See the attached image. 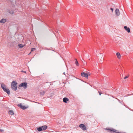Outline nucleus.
<instances>
[{
    "label": "nucleus",
    "mask_w": 133,
    "mask_h": 133,
    "mask_svg": "<svg viewBox=\"0 0 133 133\" xmlns=\"http://www.w3.org/2000/svg\"><path fill=\"white\" fill-rule=\"evenodd\" d=\"M17 83L16 81H14L11 83V88L14 90L16 91L17 88Z\"/></svg>",
    "instance_id": "f257e3e1"
},
{
    "label": "nucleus",
    "mask_w": 133,
    "mask_h": 133,
    "mask_svg": "<svg viewBox=\"0 0 133 133\" xmlns=\"http://www.w3.org/2000/svg\"><path fill=\"white\" fill-rule=\"evenodd\" d=\"M1 87L4 92H6L8 95L10 94V91L9 89L6 88V86L4 84L2 83L1 84Z\"/></svg>",
    "instance_id": "f03ea898"
},
{
    "label": "nucleus",
    "mask_w": 133,
    "mask_h": 133,
    "mask_svg": "<svg viewBox=\"0 0 133 133\" xmlns=\"http://www.w3.org/2000/svg\"><path fill=\"white\" fill-rule=\"evenodd\" d=\"M27 84L26 82H23L20 84L18 86V88L23 87L24 89H26L27 87Z\"/></svg>",
    "instance_id": "7ed1b4c3"
},
{
    "label": "nucleus",
    "mask_w": 133,
    "mask_h": 133,
    "mask_svg": "<svg viewBox=\"0 0 133 133\" xmlns=\"http://www.w3.org/2000/svg\"><path fill=\"white\" fill-rule=\"evenodd\" d=\"M79 127L81 128L83 130H85L86 129L85 126L83 124H81L79 126Z\"/></svg>",
    "instance_id": "20e7f679"
},
{
    "label": "nucleus",
    "mask_w": 133,
    "mask_h": 133,
    "mask_svg": "<svg viewBox=\"0 0 133 133\" xmlns=\"http://www.w3.org/2000/svg\"><path fill=\"white\" fill-rule=\"evenodd\" d=\"M81 75V76L86 78H87L88 76V75L87 73H86L84 72H82Z\"/></svg>",
    "instance_id": "39448f33"
},
{
    "label": "nucleus",
    "mask_w": 133,
    "mask_h": 133,
    "mask_svg": "<svg viewBox=\"0 0 133 133\" xmlns=\"http://www.w3.org/2000/svg\"><path fill=\"white\" fill-rule=\"evenodd\" d=\"M18 107H20L21 109H23V110L25 109H26L27 108V107H26L24 105V106L22 105V104H21V103L19 104L18 105Z\"/></svg>",
    "instance_id": "423d86ee"
},
{
    "label": "nucleus",
    "mask_w": 133,
    "mask_h": 133,
    "mask_svg": "<svg viewBox=\"0 0 133 133\" xmlns=\"http://www.w3.org/2000/svg\"><path fill=\"white\" fill-rule=\"evenodd\" d=\"M115 12L116 15L117 16H119L120 14L119 10L118 9H116Z\"/></svg>",
    "instance_id": "0eeeda50"
},
{
    "label": "nucleus",
    "mask_w": 133,
    "mask_h": 133,
    "mask_svg": "<svg viewBox=\"0 0 133 133\" xmlns=\"http://www.w3.org/2000/svg\"><path fill=\"white\" fill-rule=\"evenodd\" d=\"M124 28L125 30L127 31L128 33H129L130 31V28L128 27H127L126 26H125Z\"/></svg>",
    "instance_id": "6e6552de"
},
{
    "label": "nucleus",
    "mask_w": 133,
    "mask_h": 133,
    "mask_svg": "<svg viewBox=\"0 0 133 133\" xmlns=\"http://www.w3.org/2000/svg\"><path fill=\"white\" fill-rule=\"evenodd\" d=\"M69 101V99L66 97H64L63 99V101L65 103H66Z\"/></svg>",
    "instance_id": "1a4fd4ad"
},
{
    "label": "nucleus",
    "mask_w": 133,
    "mask_h": 133,
    "mask_svg": "<svg viewBox=\"0 0 133 133\" xmlns=\"http://www.w3.org/2000/svg\"><path fill=\"white\" fill-rule=\"evenodd\" d=\"M116 55L118 58L120 59V58L121 56L120 53L119 52L117 53Z\"/></svg>",
    "instance_id": "9d476101"
},
{
    "label": "nucleus",
    "mask_w": 133,
    "mask_h": 133,
    "mask_svg": "<svg viewBox=\"0 0 133 133\" xmlns=\"http://www.w3.org/2000/svg\"><path fill=\"white\" fill-rule=\"evenodd\" d=\"M6 22V20L5 19H2L0 21V22L1 23H3L5 22Z\"/></svg>",
    "instance_id": "9b49d317"
},
{
    "label": "nucleus",
    "mask_w": 133,
    "mask_h": 133,
    "mask_svg": "<svg viewBox=\"0 0 133 133\" xmlns=\"http://www.w3.org/2000/svg\"><path fill=\"white\" fill-rule=\"evenodd\" d=\"M42 129H43V130H45L47 128V127L46 125L42 126Z\"/></svg>",
    "instance_id": "f8f14e48"
},
{
    "label": "nucleus",
    "mask_w": 133,
    "mask_h": 133,
    "mask_svg": "<svg viewBox=\"0 0 133 133\" xmlns=\"http://www.w3.org/2000/svg\"><path fill=\"white\" fill-rule=\"evenodd\" d=\"M108 130H110L111 131H113L114 132H115L116 131V130L115 129L112 128L111 129H108Z\"/></svg>",
    "instance_id": "ddd939ff"
},
{
    "label": "nucleus",
    "mask_w": 133,
    "mask_h": 133,
    "mask_svg": "<svg viewBox=\"0 0 133 133\" xmlns=\"http://www.w3.org/2000/svg\"><path fill=\"white\" fill-rule=\"evenodd\" d=\"M38 130L39 131H40L42 130V127L38 128H37Z\"/></svg>",
    "instance_id": "4468645a"
},
{
    "label": "nucleus",
    "mask_w": 133,
    "mask_h": 133,
    "mask_svg": "<svg viewBox=\"0 0 133 133\" xmlns=\"http://www.w3.org/2000/svg\"><path fill=\"white\" fill-rule=\"evenodd\" d=\"M9 112H10V114L11 115H13L14 114V113L13 112V111L12 110H10L9 111Z\"/></svg>",
    "instance_id": "2eb2a0df"
},
{
    "label": "nucleus",
    "mask_w": 133,
    "mask_h": 133,
    "mask_svg": "<svg viewBox=\"0 0 133 133\" xmlns=\"http://www.w3.org/2000/svg\"><path fill=\"white\" fill-rule=\"evenodd\" d=\"M18 46L19 48H22L24 46L23 45L21 44H18Z\"/></svg>",
    "instance_id": "dca6fc26"
},
{
    "label": "nucleus",
    "mask_w": 133,
    "mask_h": 133,
    "mask_svg": "<svg viewBox=\"0 0 133 133\" xmlns=\"http://www.w3.org/2000/svg\"><path fill=\"white\" fill-rule=\"evenodd\" d=\"M45 93V91H43L41 92H40V94L41 95H43Z\"/></svg>",
    "instance_id": "f3484780"
},
{
    "label": "nucleus",
    "mask_w": 133,
    "mask_h": 133,
    "mask_svg": "<svg viewBox=\"0 0 133 133\" xmlns=\"http://www.w3.org/2000/svg\"><path fill=\"white\" fill-rule=\"evenodd\" d=\"M75 60H76V61L75 62V64H76V65L77 66H79V63L77 60V59H76Z\"/></svg>",
    "instance_id": "a211bd4d"
},
{
    "label": "nucleus",
    "mask_w": 133,
    "mask_h": 133,
    "mask_svg": "<svg viewBox=\"0 0 133 133\" xmlns=\"http://www.w3.org/2000/svg\"><path fill=\"white\" fill-rule=\"evenodd\" d=\"M84 61H82V63L84 64V65H86V63L85 62L83 59H82Z\"/></svg>",
    "instance_id": "6ab92c4d"
},
{
    "label": "nucleus",
    "mask_w": 133,
    "mask_h": 133,
    "mask_svg": "<svg viewBox=\"0 0 133 133\" xmlns=\"http://www.w3.org/2000/svg\"><path fill=\"white\" fill-rule=\"evenodd\" d=\"M36 49L35 48H33L31 49V52H32L34 50H35Z\"/></svg>",
    "instance_id": "aec40b11"
},
{
    "label": "nucleus",
    "mask_w": 133,
    "mask_h": 133,
    "mask_svg": "<svg viewBox=\"0 0 133 133\" xmlns=\"http://www.w3.org/2000/svg\"><path fill=\"white\" fill-rule=\"evenodd\" d=\"M9 12L11 14H13L14 12L13 11H9Z\"/></svg>",
    "instance_id": "412c9836"
},
{
    "label": "nucleus",
    "mask_w": 133,
    "mask_h": 133,
    "mask_svg": "<svg viewBox=\"0 0 133 133\" xmlns=\"http://www.w3.org/2000/svg\"><path fill=\"white\" fill-rule=\"evenodd\" d=\"M129 77V75H128V76H126L124 77V79H125L127 78L128 77Z\"/></svg>",
    "instance_id": "4be33fe9"
},
{
    "label": "nucleus",
    "mask_w": 133,
    "mask_h": 133,
    "mask_svg": "<svg viewBox=\"0 0 133 133\" xmlns=\"http://www.w3.org/2000/svg\"><path fill=\"white\" fill-rule=\"evenodd\" d=\"M3 131H4V130L3 129H0V132H2Z\"/></svg>",
    "instance_id": "5701e85b"
},
{
    "label": "nucleus",
    "mask_w": 133,
    "mask_h": 133,
    "mask_svg": "<svg viewBox=\"0 0 133 133\" xmlns=\"http://www.w3.org/2000/svg\"><path fill=\"white\" fill-rule=\"evenodd\" d=\"M21 72H24V73H26V71H23L22 70V71H21Z\"/></svg>",
    "instance_id": "b1692460"
},
{
    "label": "nucleus",
    "mask_w": 133,
    "mask_h": 133,
    "mask_svg": "<svg viewBox=\"0 0 133 133\" xmlns=\"http://www.w3.org/2000/svg\"><path fill=\"white\" fill-rule=\"evenodd\" d=\"M110 9L112 11H113L114 9L112 8H111Z\"/></svg>",
    "instance_id": "393cba45"
},
{
    "label": "nucleus",
    "mask_w": 133,
    "mask_h": 133,
    "mask_svg": "<svg viewBox=\"0 0 133 133\" xmlns=\"http://www.w3.org/2000/svg\"><path fill=\"white\" fill-rule=\"evenodd\" d=\"M98 93H99V95H101V92H100L99 91H98Z\"/></svg>",
    "instance_id": "a878e982"
},
{
    "label": "nucleus",
    "mask_w": 133,
    "mask_h": 133,
    "mask_svg": "<svg viewBox=\"0 0 133 133\" xmlns=\"http://www.w3.org/2000/svg\"><path fill=\"white\" fill-rule=\"evenodd\" d=\"M100 61H101V62H102L103 60H102V59H100Z\"/></svg>",
    "instance_id": "bb28decb"
},
{
    "label": "nucleus",
    "mask_w": 133,
    "mask_h": 133,
    "mask_svg": "<svg viewBox=\"0 0 133 133\" xmlns=\"http://www.w3.org/2000/svg\"><path fill=\"white\" fill-rule=\"evenodd\" d=\"M63 74H64V75H65V72H64L63 73Z\"/></svg>",
    "instance_id": "cd10ccee"
},
{
    "label": "nucleus",
    "mask_w": 133,
    "mask_h": 133,
    "mask_svg": "<svg viewBox=\"0 0 133 133\" xmlns=\"http://www.w3.org/2000/svg\"><path fill=\"white\" fill-rule=\"evenodd\" d=\"M76 50H75V51H76V52H77V51Z\"/></svg>",
    "instance_id": "c85d7f7f"
},
{
    "label": "nucleus",
    "mask_w": 133,
    "mask_h": 133,
    "mask_svg": "<svg viewBox=\"0 0 133 133\" xmlns=\"http://www.w3.org/2000/svg\"><path fill=\"white\" fill-rule=\"evenodd\" d=\"M76 50H75V51H76V52H77V51Z\"/></svg>",
    "instance_id": "c756f323"
}]
</instances>
